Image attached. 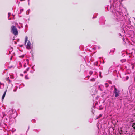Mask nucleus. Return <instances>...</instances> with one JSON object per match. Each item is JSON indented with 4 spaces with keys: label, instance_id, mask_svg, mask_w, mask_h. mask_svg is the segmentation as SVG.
<instances>
[{
    "label": "nucleus",
    "instance_id": "nucleus-12",
    "mask_svg": "<svg viewBox=\"0 0 135 135\" xmlns=\"http://www.w3.org/2000/svg\"><path fill=\"white\" fill-rule=\"evenodd\" d=\"M27 64H26V63H25L24 64V67H26V66Z\"/></svg>",
    "mask_w": 135,
    "mask_h": 135
},
{
    "label": "nucleus",
    "instance_id": "nucleus-23",
    "mask_svg": "<svg viewBox=\"0 0 135 135\" xmlns=\"http://www.w3.org/2000/svg\"><path fill=\"white\" fill-rule=\"evenodd\" d=\"M12 57H11L10 58V59H11V60H12Z\"/></svg>",
    "mask_w": 135,
    "mask_h": 135
},
{
    "label": "nucleus",
    "instance_id": "nucleus-18",
    "mask_svg": "<svg viewBox=\"0 0 135 135\" xmlns=\"http://www.w3.org/2000/svg\"><path fill=\"white\" fill-rule=\"evenodd\" d=\"M129 77L128 76H127L126 77V79L127 80L128 79Z\"/></svg>",
    "mask_w": 135,
    "mask_h": 135
},
{
    "label": "nucleus",
    "instance_id": "nucleus-9",
    "mask_svg": "<svg viewBox=\"0 0 135 135\" xmlns=\"http://www.w3.org/2000/svg\"><path fill=\"white\" fill-rule=\"evenodd\" d=\"M9 82H10V80L9 79V78H7L6 79Z\"/></svg>",
    "mask_w": 135,
    "mask_h": 135
},
{
    "label": "nucleus",
    "instance_id": "nucleus-17",
    "mask_svg": "<svg viewBox=\"0 0 135 135\" xmlns=\"http://www.w3.org/2000/svg\"><path fill=\"white\" fill-rule=\"evenodd\" d=\"M25 78L26 79H28V78L27 75H26L25 76Z\"/></svg>",
    "mask_w": 135,
    "mask_h": 135
},
{
    "label": "nucleus",
    "instance_id": "nucleus-26",
    "mask_svg": "<svg viewBox=\"0 0 135 135\" xmlns=\"http://www.w3.org/2000/svg\"><path fill=\"white\" fill-rule=\"evenodd\" d=\"M21 75L22 76H23V75L22 74H21Z\"/></svg>",
    "mask_w": 135,
    "mask_h": 135
},
{
    "label": "nucleus",
    "instance_id": "nucleus-8",
    "mask_svg": "<svg viewBox=\"0 0 135 135\" xmlns=\"http://www.w3.org/2000/svg\"><path fill=\"white\" fill-rule=\"evenodd\" d=\"M90 80L92 81H95V79L94 78H93L92 79H91Z\"/></svg>",
    "mask_w": 135,
    "mask_h": 135
},
{
    "label": "nucleus",
    "instance_id": "nucleus-2",
    "mask_svg": "<svg viewBox=\"0 0 135 135\" xmlns=\"http://www.w3.org/2000/svg\"><path fill=\"white\" fill-rule=\"evenodd\" d=\"M11 32L15 35L18 34V31L16 27L14 26H12L11 28Z\"/></svg>",
    "mask_w": 135,
    "mask_h": 135
},
{
    "label": "nucleus",
    "instance_id": "nucleus-13",
    "mask_svg": "<svg viewBox=\"0 0 135 135\" xmlns=\"http://www.w3.org/2000/svg\"><path fill=\"white\" fill-rule=\"evenodd\" d=\"M89 74L90 75H92L93 74V72L91 71L89 72Z\"/></svg>",
    "mask_w": 135,
    "mask_h": 135
},
{
    "label": "nucleus",
    "instance_id": "nucleus-7",
    "mask_svg": "<svg viewBox=\"0 0 135 135\" xmlns=\"http://www.w3.org/2000/svg\"><path fill=\"white\" fill-rule=\"evenodd\" d=\"M29 62V60L28 59H27L25 61V63H26V64H28Z\"/></svg>",
    "mask_w": 135,
    "mask_h": 135
},
{
    "label": "nucleus",
    "instance_id": "nucleus-25",
    "mask_svg": "<svg viewBox=\"0 0 135 135\" xmlns=\"http://www.w3.org/2000/svg\"><path fill=\"white\" fill-rule=\"evenodd\" d=\"M90 76H87V77H88V78H89L90 77Z\"/></svg>",
    "mask_w": 135,
    "mask_h": 135
},
{
    "label": "nucleus",
    "instance_id": "nucleus-16",
    "mask_svg": "<svg viewBox=\"0 0 135 135\" xmlns=\"http://www.w3.org/2000/svg\"><path fill=\"white\" fill-rule=\"evenodd\" d=\"M21 57L22 58H23L24 57V55H22V56H20L19 57Z\"/></svg>",
    "mask_w": 135,
    "mask_h": 135
},
{
    "label": "nucleus",
    "instance_id": "nucleus-5",
    "mask_svg": "<svg viewBox=\"0 0 135 135\" xmlns=\"http://www.w3.org/2000/svg\"><path fill=\"white\" fill-rule=\"evenodd\" d=\"M4 86V84L0 83V88L2 89L3 88Z\"/></svg>",
    "mask_w": 135,
    "mask_h": 135
},
{
    "label": "nucleus",
    "instance_id": "nucleus-6",
    "mask_svg": "<svg viewBox=\"0 0 135 135\" xmlns=\"http://www.w3.org/2000/svg\"><path fill=\"white\" fill-rule=\"evenodd\" d=\"M6 93V91L4 92V93L2 96V100H3L4 98L5 97Z\"/></svg>",
    "mask_w": 135,
    "mask_h": 135
},
{
    "label": "nucleus",
    "instance_id": "nucleus-27",
    "mask_svg": "<svg viewBox=\"0 0 135 135\" xmlns=\"http://www.w3.org/2000/svg\"><path fill=\"white\" fill-rule=\"evenodd\" d=\"M100 75H101V74L100 73Z\"/></svg>",
    "mask_w": 135,
    "mask_h": 135
},
{
    "label": "nucleus",
    "instance_id": "nucleus-11",
    "mask_svg": "<svg viewBox=\"0 0 135 135\" xmlns=\"http://www.w3.org/2000/svg\"><path fill=\"white\" fill-rule=\"evenodd\" d=\"M10 13H8V19H9V20H10L11 19V18H9V16H10Z\"/></svg>",
    "mask_w": 135,
    "mask_h": 135
},
{
    "label": "nucleus",
    "instance_id": "nucleus-3",
    "mask_svg": "<svg viewBox=\"0 0 135 135\" xmlns=\"http://www.w3.org/2000/svg\"><path fill=\"white\" fill-rule=\"evenodd\" d=\"M114 92L115 94V97H117L119 95V91L117 90L115 86H114Z\"/></svg>",
    "mask_w": 135,
    "mask_h": 135
},
{
    "label": "nucleus",
    "instance_id": "nucleus-24",
    "mask_svg": "<svg viewBox=\"0 0 135 135\" xmlns=\"http://www.w3.org/2000/svg\"><path fill=\"white\" fill-rule=\"evenodd\" d=\"M133 68H134V67H133V66L132 67V69H133Z\"/></svg>",
    "mask_w": 135,
    "mask_h": 135
},
{
    "label": "nucleus",
    "instance_id": "nucleus-14",
    "mask_svg": "<svg viewBox=\"0 0 135 135\" xmlns=\"http://www.w3.org/2000/svg\"><path fill=\"white\" fill-rule=\"evenodd\" d=\"M102 116V115L101 114H100L99 115V117H98V118H97V119L99 118H100V117H101Z\"/></svg>",
    "mask_w": 135,
    "mask_h": 135
},
{
    "label": "nucleus",
    "instance_id": "nucleus-19",
    "mask_svg": "<svg viewBox=\"0 0 135 135\" xmlns=\"http://www.w3.org/2000/svg\"><path fill=\"white\" fill-rule=\"evenodd\" d=\"M29 69V68H28L26 69V71H28V70Z\"/></svg>",
    "mask_w": 135,
    "mask_h": 135
},
{
    "label": "nucleus",
    "instance_id": "nucleus-1",
    "mask_svg": "<svg viewBox=\"0 0 135 135\" xmlns=\"http://www.w3.org/2000/svg\"><path fill=\"white\" fill-rule=\"evenodd\" d=\"M28 38L27 36H26L25 37V40L24 45H26V48L27 49H31V44L29 41H27Z\"/></svg>",
    "mask_w": 135,
    "mask_h": 135
},
{
    "label": "nucleus",
    "instance_id": "nucleus-10",
    "mask_svg": "<svg viewBox=\"0 0 135 135\" xmlns=\"http://www.w3.org/2000/svg\"><path fill=\"white\" fill-rule=\"evenodd\" d=\"M105 85H106V86L107 87L109 86V85H108V84L107 83H105Z\"/></svg>",
    "mask_w": 135,
    "mask_h": 135
},
{
    "label": "nucleus",
    "instance_id": "nucleus-4",
    "mask_svg": "<svg viewBox=\"0 0 135 135\" xmlns=\"http://www.w3.org/2000/svg\"><path fill=\"white\" fill-rule=\"evenodd\" d=\"M15 112V110H14L13 109H11L10 110L9 112V115L10 116H11L12 115V114L14 113Z\"/></svg>",
    "mask_w": 135,
    "mask_h": 135
},
{
    "label": "nucleus",
    "instance_id": "nucleus-20",
    "mask_svg": "<svg viewBox=\"0 0 135 135\" xmlns=\"http://www.w3.org/2000/svg\"><path fill=\"white\" fill-rule=\"evenodd\" d=\"M27 72V71H26V70L25 71H24V73H26Z\"/></svg>",
    "mask_w": 135,
    "mask_h": 135
},
{
    "label": "nucleus",
    "instance_id": "nucleus-28",
    "mask_svg": "<svg viewBox=\"0 0 135 135\" xmlns=\"http://www.w3.org/2000/svg\"><path fill=\"white\" fill-rule=\"evenodd\" d=\"M29 0H28V2L29 1Z\"/></svg>",
    "mask_w": 135,
    "mask_h": 135
},
{
    "label": "nucleus",
    "instance_id": "nucleus-22",
    "mask_svg": "<svg viewBox=\"0 0 135 135\" xmlns=\"http://www.w3.org/2000/svg\"><path fill=\"white\" fill-rule=\"evenodd\" d=\"M133 127V129H134V130H135V126H134V127Z\"/></svg>",
    "mask_w": 135,
    "mask_h": 135
},
{
    "label": "nucleus",
    "instance_id": "nucleus-15",
    "mask_svg": "<svg viewBox=\"0 0 135 135\" xmlns=\"http://www.w3.org/2000/svg\"><path fill=\"white\" fill-rule=\"evenodd\" d=\"M134 126H135V123H133V124L132 125V127H134Z\"/></svg>",
    "mask_w": 135,
    "mask_h": 135
},
{
    "label": "nucleus",
    "instance_id": "nucleus-21",
    "mask_svg": "<svg viewBox=\"0 0 135 135\" xmlns=\"http://www.w3.org/2000/svg\"><path fill=\"white\" fill-rule=\"evenodd\" d=\"M23 9H21V10H20V11H23Z\"/></svg>",
    "mask_w": 135,
    "mask_h": 135
}]
</instances>
